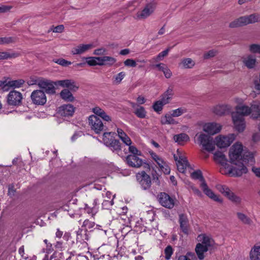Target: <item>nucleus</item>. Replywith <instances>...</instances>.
Segmentation results:
<instances>
[{"mask_svg": "<svg viewBox=\"0 0 260 260\" xmlns=\"http://www.w3.org/2000/svg\"><path fill=\"white\" fill-rule=\"evenodd\" d=\"M251 113L253 119H258L259 122L258 124V129L260 131V106L258 104H252L249 107L245 105H239L236 107V112L232 113V119L236 130L242 132L245 127V122L244 116Z\"/></svg>", "mask_w": 260, "mask_h": 260, "instance_id": "1", "label": "nucleus"}, {"mask_svg": "<svg viewBox=\"0 0 260 260\" xmlns=\"http://www.w3.org/2000/svg\"><path fill=\"white\" fill-rule=\"evenodd\" d=\"M254 162V153L250 151H245L243 153L242 159L232 162L234 166L230 168L228 173L232 177H240L246 174L248 171L247 167L253 165Z\"/></svg>", "mask_w": 260, "mask_h": 260, "instance_id": "2", "label": "nucleus"}, {"mask_svg": "<svg viewBox=\"0 0 260 260\" xmlns=\"http://www.w3.org/2000/svg\"><path fill=\"white\" fill-rule=\"evenodd\" d=\"M193 179H199L201 182V187L204 192L209 198L214 201L218 203H222V200L218 196L215 194L208 187L203 176L201 171L198 170L194 171L191 174Z\"/></svg>", "mask_w": 260, "mask_h": 260, "instance_id": "3", "label": "nucleus"}, {"mask_svg": "<svg viewBox=\"0 0 260 260\" xmlns=\"http://www.w3.org/2000/svg\"><path fill=\"white\" fill-rule=\"evenodd\" d=\"M131 153L134 154L133 155H131V167L137 168L143 167L146 171L150 170V165L138 157V156L142 155L140 150L135 146L131 145Z\"/></svg>", "mask_w": 260, "mask_h": 260, "instance_id": "4", "label": "nucleus"}, {"mask_svg": "<svg viewBox=\"0 0 260 260\" xmlns=\"http://www.w3.org/2000/svg\"><path fill=\"white\" fill-rule=\"evenodd\" d=\"M259 20V16L254 14L242 16L231 22L229 27L231 28L238 27L257 22Z\"/></svg>", "mask_w": 260, "mask_h": 260, "instance_id": "5", "label": "nucleus"}, {"mask_svg": "<svg viewBox=\"0 0 260 260\" xmlns=\"http://www.w3.org/2000/svg\"><path fill=\"white\" fill-rule=\"evenodd\" d=\"M55 83V81L42 78L38 80L37 85L45 93L53 95L55 94V90L57 89Z\"/></svg>", "mask_w": 260, "mask_h": 260, "instance_id": "6", "label": "nucleus"}, {"mask_svg": "<svg viewBox=\"0 0 260 260\" xmlns=\"http://www.w3.org/2000/svg\"><path fill=\"white\" fill-rule=\"evenodd\" d=\"M247 151L243 150V147L241 143L237 142L234 144L230 148L229 151V157L231 162H234L242 159L243 155L241 154L243 152Z\"/></svg>", "mask_w": 260, "mask_h": 260, "instance_id": "7", "label": "nucleus"}, {"mask_svg": "<svg viewBox=\"0 0 260 260\" xmlns=\"http://www.w3.org/2000/svg\"><path fill=\"white\" fill-rule=\"evenodd\" d=\"M217 189L229 200L233 203L239 205L241 203V199L240 197L235 194L226 185H217Z\"/></svg>", "mask_w": 260, "mask_h": 260, "instance_id": "8", "label": "nucleus"}, {"mask_svg": "<svg viewBox=\"0 0 260 260\" xmlns=\"http://www.w3.org/2000/svg\"><path fill=\"white\" fill-rule=\"evenodd\" d=\"M199 144L204 149L208 152H212L215 149V144L213 138L205 134H201L198 137Z\"/></svg>", "mask_w": 260, "mask_h": 260, "instance_id": "9", "label": "nucleus"}, {"mask_svg": "<svg viewBox=\"0 0 260 260\" xmlns=\"http://www.w3.org/2000/svg\"><path fill=\"white\" fill-rule=\"evenodd\" d=\"M88 122L91 129L96 134H100L102 131L106 130V127L101 119L95 115L90 116L88 118Z\"/></svg>", "mask_w": 260, "mask_h": 260, "instance_id": "10", "label": "nucleus"}, {"mask_svg": "<svg viewBox=\"0 0 260 260\" xmlns=\"http://www.w3.org/2000/svg\"><path fill=\"white\" fill-rule=\"evenodd\" d=\"M136 180L143 189H149L151 185V180L149 175L145 171H142L136 175Z\"/></svg>", "mask_w": 260, "mask_h": 260, "instance_id": "11", "label": "nucleus"}, {"mask_svg": "<svg viewBox=\"0 0 260 260\" xmlns=\"http://www.w3.org/2000/svg\"><path fill=\"white\" fill-rule=\"evenodd\" d=\"M30 98L32 103L36 105H44L47 102L45 92L42 90H35L31 92Z\"/></svg>", "mask_w": 260, "mask_h": 260, "instance_id": "12", "label": "nucleus"}, {"mask_svg": "<svg viewBox=\"0 0 260 260\" xmlns=\"http://www.w3.org/2000/svg\"><path fill=\"white\" fill-rule=\"evenodd\" d=\"M22 99V94L19 91L13 90L7 95V102L10 106H18L21 105Z\"/></svg>", "mask_w": 260, "mask_h": 260, "instance_id": "13", "label": "nucleus"}, {"mask_svg": "<svg viewBox=\"0 0 260 260\" xmlns=\"http://www.w3.org/2000/svg\"><path fill=\"white\" fill-rule=\"evenodd\" d=\"M235 139L234 134H229L228 136L220 135L215 139L216 144L219 148H225L229 146Z\"/></svg>", "mask_w": 260, "mask_h": 260, "instance_id": "14", "label": "nucleus"}, {"mask_svg": "<svg viewBox=\"0 0 260 260\" xmlns=\"http://www.w3.org/2000/svg\"><path fill=\"white\" fill-rule=\"evenodd\" d=\"M156 3L151 2L146 5L144 9L137 13V17L139 19H144L150 16L154 11Z\"/></svg>", "mask_w": 260, "mask_h": 260, "instance_id": "15", "label": "nucleus"}, {"mask_svg": "<svg viewBox=\"0 0 260 260\" xmlns=\"http://www.w3.org/2000/svg\"><path fill=\"white\" fill-rule=\"evenodd\" d=\"M158 198L159 203L163 207L168 209H172L174 207V199L167 193L160 192L158 195Z\"/></svg>", "mask_w": 260, "mask_h": 260, "instance_id": "16", "label": "nucleus"}, {"mask_svg": "<svg viewBox=\"0 0 260 260\" xmlns=\"http://www.w3.org/2000/svg\"><path fill=\"white\" fill-rule=\"evenodd\" d=\"M55 84L57 89L58 86H61L63 88H67L66 89H69L73 92H76L79 89V86L76 84V82L71 79L56 80Z\"/></svg>", "mask_w": 260, "mask_h": 260, "instance_id": "17", "label": "nucleus"}, {"mask_svg": "<svg viewBox=\"0 0 260 260\" xmlns=\"http://www.w3.org/2000/svg\"><path fill=\"white\" fill-rule=\"evenodd\" d=\"M71 238V234L68 232L64 233L62 240L58 241L54 244V247L57 250L62 251L67 249L70 245L68 242Z\"/></svg>", "mask_w": 260, "mask_h": 260, "instance_id": "18", "label": "nucleus"}, {"mask_svg": "<svg viewBox=\"0 0 260 260\" xmlns=\"http://www.w3.org/2000/svg\"><path fill=\"white\" fill-rule=\"evenodd\" d=\"M75 108L71 104H64L58 108L57 113L61 116H72L75 112Z\"/></svg>", "mask_w": 260, "mask_h": 260, "instance_id": "19", "label": "nucleus"}, {"mask_svg": "<svg viewBox=\"0 0 260 260\" xmlns=\"http://www.w3.org/2000/svg\"><path fill=\"white\" fill-rule=\"evenodd\" d=\"M213 112L217 115L222 116L232 111V107L229 105H217L213 108Z\"/></svg>", "mask_w": 260, "mask_h": 260, "instance_id": "20", "label": "nucleus"}, {"mask_svg": "<svg viewBox=\"0 0 260 260\" xmlns=\"http://www.w3.org/2000/svg\"><path fill=\"white\" fill-rule=\"evenodd\" d=\"M221 129V125L215 122H210L205 124L203 126V130L210 135H214L219 133Z\"/></svg>", "mask_w": 260, "mask_h": 260, "instance_id": "21", "label": "nucleus"}, {"mask_svg": "<svg viewBox=\"0 0 260 260\" xmlns=\"http://www.w3.org/2000/svg\"><path fill=\"white\" fill-rule=\"evenodd\" d=\"M178 222L180 225V228L181 231L185 234H188L189 229V220L187 216L185 214H180L179 215Z\"/></svg>", "mask_w": 260, "mask_h": 260, "instance_id": "22", "label": "nucleus"}, {"mask_svg": "<svg viewBox=\"0 0 260 260\" xmlns=\"http://www.w3.org/2000/svg\"><path fill=\"white\" fill-rule=\"evenodd\" d=\"M131 106L133 109V113L138 118L143 119L146 117L147 112L144 107L132 102Z\"/></svg>", "mask_w": 260, "mask_h": 260, "instance_id": "23", "label": "nucleus"}, {"mask_svg": "<svg viewBox=\"0 0 260 260\" xmlns=\"http://www.w3.org/2000/svg\"><path fill=\"white\" fill-rule=\"evenodd\" d=\"M174 95V88L172 86H170L168 89L161 95L160 100L165 105L170 103Z\"/></svg>", "mask_w": 260, "mask_h": 260, "instance_id": "24", "label": "nucleus"}, {"mask_svg": "<svg viewBox=\"0 0 260 260\" xmlns=\"http://www.w3.org/2000/svg\"><path fill=\"white\" fill-rule=\"evenodd\" d=\"M24 82H25L23 79L12 80L8 82L6 80V84L4 87V91L9 90L10 87L14 88H19L21 87Z\"/></svg>", "mask_w": 260, "mask_h": 260, "instance_id": "25", "label": "nucleus"}, {"mask_svg": "<svg viewBox=\"0 0 260 260\" xmlns=\"http://www.w3.org/2000/svg\"><path fill=\"white\" fill-rule=\"evenodd\" d=\"M72 92L69 89H63L59 93L60 97L66 102H72L74 101L75 98Z\"/></svg>", "mask_w": 260, "mask_h": 260, "instance_id": "26", "label": "nucleus"}, {"mask_svg": "<svg viewBox=\"0 0 260 260\" xmlns=\"http://www.w3.org/2000/svg\"><path fill=\"white\" fill-rule=\"evenodd\" d=\"M242 61L244 65L248 69H253L254 68L256 59L255 57L252 55H249L246 57L242 58Z\"/></svg>", "mask_w": 260, "mask_h": 260, "instance_id": "27", "label": "nucleus"}, {"mask_svg": "<svg viewBox=\"0 0 260 260\" xmlns=\"http://www.w3.org/2000/svg\"><path fill=\"white\" fill-rule=\"evenodd\" d=\"M198 240L201 242V244H203L204 246H206L208 249L209 247L212 246L214 243L213 240L205 234L199 235L198 237Z\"/></svg>", "mask_w": 260, "mask_h": 260, "instance_id": "28", "label": "nucleus"}, {"mask_svg": "<svg viewBox=\"0 0 260 260\" xmlns=\"http://www.w3.org/2000/svg\"><path fill=\"white\" fill-rule=\"evenodd\" d=\"M174 116L170 113L166 114L164 116L161 117L160 122L162 124H177L178 123V121L174 119Z\"/></svg>", "mask_w": 260, "mask_h": 260, "instance_id": "29", "label": "nucleus"}, {"mask_svg": "<svg viewBox=\"0 0 260 260\" xmlns=\"http://www.w3.org/2000/svg\"><path fill=\"white\" fill-rule=\"evenodd\" d=\"M92 47V44H80L77 47L73 48L72 50L73 54H81Z\"/></svg>", "mask_w": 260, "mask_h": 260, "instance_id": "30", "label": "nucleus"}, {"mask_svg": "<svg viewBox=\"0 0 260 260\" xmlns=\"http://www.w3.org/2000/svg\"><path fill=\"white\" fill-rule=\"evenodd\" d=\"M178 170L182 173L185 171L187 166H188V162L185 157H179L178 161L176 162Z\"/></svg>", "mask_w": 260, "mask_h": 260, "instance_id": "31", "label": "nucleus"}, {"mask_svg": "<svg viewBox=\"0 0 260 260\" xmlns=\"http://www.w3.org/2000/svg\"><path fill=\"white\" fill-rule=\"evenodd\" d=\"M195 250L198 258L200 260H202L204 258V252H207L208 248L206 246H204L203 244L199 243L197 244Z\"/></svg>", "mask_w": 260, "mask_h": 260, "instance_id": "32", "label": "nucleus"}, {"mask_svg": "<svg viewBox=\"0 0 260 260\" xmlns=\"http://www.w3.org/2000/svg\"><path fill=\"white\" fill-rule=\"evenodd\" d=\"M251 260H260V245H254L250 252Z\"/></svg>", "mask_w": 260, "mask_h": 260, "instance_id": "33", "label": "nucleus"}, {"mask_svg": "<svg viewBox=\"0 0 260 260\" xmlns=\"http://www.w3.org/2000/svg\"><path fill=\"white\" fill-rule=\"evenodd\" d=\"M194 65L195 62L190 58H183L179 63V66L183 69H191Z\"/></svg>", "mask_w": 260, "mask_h": 260, "instance_id": "34", "label": "nucleus"}, {"mask_svg": "<svg viewBox=\"0 0 260 260\" xmlns=\"http://www.w3.org/2000/svg\"><path fill=\"white\" fill-rule=\"evenodd\" d=\"M189 138L188 136L185 133H181L180 134L175 135L174 136V140L175 142H177L180 145H184L185 142L189 141Z\"/></svg>", "mask_w": 260, "mask_h": 260, "instance_id": "35", "label": "nucleus"}, {"mask_svg": "<svg viewBox=\"0 0 260 260\" xmlns=\"http://www.w3.org/2000/svg\"><path fill=\"white\" fill-rule=\"evenodd\" d=\"M116 136V134L114 132H106L103 134V141L104 143L108 146L112 143L113 140L115 139V137Z\"/></svg>", "mask_w": 260, "mask_h": 260, "instance_id": "36", "label": "nucleus"}, {"mask_svg": "<svg viewBox=\"0 0 260 260\" xmlns=\"http://www.w3.org/2000/svg\"><path fill=\"white\" fill-rule=\"evenodd\" d=\"M216 160L218 161L222 166H225L227 164V159L224 154L220 151L216 152L214 154Z\"/></svg>", "mask_w": 260, "mask_h": 260, "instance_id": "37", "label": "nucleus"}, {"mask_svg": "<svg viewBox=\"0 0 260 260\" xmlns=\"http://www.w3.org/2000/svg\"><path fill=\"white\" fill-rule=\"evenodd\" d=\"M237 216L239 220L245 224L250 225L252 223V220L248 216L243 213L237 212Z\"/></svg>", "mask_w": 260, "mask_h": 260, "instance_id": "38", "label": "nucleus"}, {"mask_svg": "<svg viewBox=\"0 0 260 260\" xmlns=\"http://www.w3.org/2000/svg\"><path fill=\"white\" fill-rule=\"evenodd\" d=\"M124 143L125 144L124 147H125V148H123V152L125 154H127L125 156V161L130 166V154H128L130 152V140H127L126 143Z\"/></svg>", "mask_w": 260, "mask_h": 260, "instance_id": "39", "label": "nucleus"}, {"mask_svg": "<svg viewBox=\"0 0 260 260\" xmlns=\"http://www.w3.org/2000/svg\"><path fill=\"white\" fill-rule=\"evenodd\" d=\"M186 112L187 109L183 107H181L178 108V109L173 110L170 113L172 114V116H174V117H177L183 115Z\"/></svg>", "mask_w": 260, "mask_h": 260, "instance_id": "40", "label": "nucleus"}, {"mask_svg": "<svg viewBox=\"0 0 260 260\" xmlns=\"http://www.w3.org/2000/svg\"><path fill=\"white\" fill-rule=\"evenodd\" d=\"M125 74L124 72H121L116 75H115L112 78V83L114 85H118L120 83L122 80L124 78Z\"/></svg>", "mask_w": 260, "mask_h": 260, "instance_id": "41", "label": "nucleus"}, {"mask_svg": "<svg viewBox=\"0 0 260 260\" xmlns=\"http://www.w3.org/2000/svg\"><path fill=\"white\" fill-rule=\"evenodd\" d=\"M164 105H165V104L162 103V101L159 100L155 102L153 104L152 107L154 111L158 114H160V112H161L163 109Z\"/></svg>", "mask_w": 260, "mask_h": 260, "instance_id": "42", "label": "nucleus"}, {"mask_svg": "<svg viewBox=\"0 0 260 260\" xmlns=\"http://www.w3.org/2000/svg\"><path fill=\"white\" fill-rule=\"evenodd\" d=\"M112 141V143L108 145L107 146L110 147L113 151L120 150L121 149L120 141L115 139L113 140Z\"/></svg>", "mask_w": 260, "mask_h": 260, "instance_id": "43", "label": "nucleus"}, {"mask_svg": "<svg viewBox=\"0 0 260 260\" xmlns=\"http://www.w3.org/2000/svg\"><path fill=\"white\" fill-rule=\"evenodd\" d=\"M103 60L105 63L104 66H112L116 61V59L115 58L108 56H104Z\"/></svg>", "mask_w": 260, "mask_h": 260, "instance_id": "44", "label": "nucleus"}, {"mask_svg": "<svg viewBox=\"0 0 260 260\" xmlns=\"http://www.w3.org/2000/svg\"><path fill=\"white\" fill-rule=\"evenodd\" d=\"M118 137L123 141V143H126L127 140H130L127 135L124 132V131L119 128L117 129Z\"/></svg>", "mask_w": 260, "mask_h": 260, "instance_id": "45", "label": "nucleus"}, {"mask_svg": "<svg viewBox=\"0 0 260 260\" xmlns=\"http://www.w3.org/2000/svg\"><path fill=\"white\" fill-rule=\"evenodd\" d=\"M53 61L54 62L62 66V67H68L72 64V62L71 61H68L62 58L56 59H54L53 60Z\"/></svg>", "mask_w": 260, "mask_h": 260, "instance_id": "46", "label": "nucleus"}, {"mask_svg": "<svg viewBox=\"0 0 260 260\" xmlns=\"http://www.w3.org/2000/svg\"><path fill=\"white\" fill-rule=\"evenodd\" d=\"M218 53V51L215 49H212L204 54V58L205 59H209L216 56Z\"/></svg>", "mask_w": 260, "mask_h": 260, "instance_id": "47", "label": "nucleus"}, {"mask_svg": "<svg viewBox=\"0 0 260 260\" xmlns=\"http://www.w3.org/2000/svg\"><path fill=\"white\" fill-rule=\"evenodd\" d=\"M171 48V47H169L167 49H166L165 50H164V51L161 52L160 53H159L156 56V57L155 58V60L156 61H159V60H162L164 57H165L167 55H168V53L170 51Z\"/></svg>", "mask_w": 260, "mask_h": 260, "instance_id": "48", "label": "nucleus"}, {"mask_svg": "<svg viewBox=\"0 0 260 260\" xmlns=\"http://www.w3.org/2000/svg\"><path fill=\"white\" fill-rule=\"evenodd\" d=\"M249 51L253 53L260 54V45L253 44L249 46Z\"/></svg>", "mask_w": 260, "mask_h": 260, "instance_id": "49", "label": "nucleus"}, {"mask_svg": "<svg viewBox=\"0 0 260 260\" xmlns=\"http://www.w3.org/2000/svg\"><path fill=\"white\" fill-rule=\"evenodd\" d=\"M173 252L172 247L169 245L165 249V258L166 259H170Z\"/></svg>", "mask_w": 260, "mask_h": 260, "instance_id": "50", "label": "nucleus"}, {"mask_svg": "<svg viewBox=\"0 0 260 260\" xmlns=\"http://www.w3.org/2000/svg\"><path fill=\"white\" fill-rule=\"evenodd\" d=\"M145 61L144 60L142 61L141 60H137L135 61L134 60L131 59V67H135L137 66L139 68L144 67Z\"/></svg>", "mask_w": 260, "mask_h": 260, "instance_id": "51", "label": "nucleus"}, {"mask_svg": "<svg viewBox=\"0 0 260 260\" xmlns=\"http://www.w3.org/2000/svg\"><path fill=\"white\" fill-rule=\"evenodd\" d=\"M96 57H86V63L89 66H95L98 65L96 59H95Z\"/></svg>", "mask_w": 260, "mask_h": 260, "instance_id": "52", "label": "nucleus"}, {"mask_svg": "<svg viewBox=\"0 0 260 260\" xmlns=\"http://www.w3.org/2000/svg\"><path fill=\"white\" fill-rule=\"evenodd\" d=\"M13 42L12 37L0 38V44H7Z\"/></svg>", "mask_w": 260, "mask_h": 260, "instance_id": "53", "label": "nucleus"}, {"mask_svg": "<svg viewBox=\"0 0 260 260\" xmlns=\"http://www.w3.org/2000/svg\"><path fill=\"white\" fill-rule=\"evenodd\" d=\"M64 26L62 24L58 25L56 26V27H54L53 29L52 28H51V30H52L54 32H57V33H61L64 30Z\"/></svg>", "mask_w": 260, "mask_h": 260, "instance_id": "54", "label": "nucleus"}, {"mask_svg": "<svg viewBox=\"0 0 260 260\" xmlns=\"http://www.w3.org/2000/svg\"><path fill=\"white\" fill-rule=\"evenodd\" d=\"M159 168L165 174H169L170 172V169L166 162Z\"/></svg>", "mask_w": 260, "mask_h": 260, "instance_id": "55", "label": "nucleus"}, {"mask_svg": "<svg viewBox=\"0 0 260 260\" xmlns=\"http://www.w3.org/2000/svg\"><path fill=\"white\" fill-rule=\"evenodd\" d=\"M92 112L95 114L94 115L98 117L99 116H100L104 111L99 107H95L92 108Z\"/></svg>", "mask_w": 260, "mask_h": 260, "instance_id": "56", "label": "nucleus"}, {"mask_svg": "<svg viewBox=\"0 0 260 260\" xmlns=\"http://www.w3.org/2000/svg\"><path fill=\"white\" fill-rule=\"evenodd\" d=\"M164 75L166 78H170L172 75V73L171 70L167 67L163 69V72Z\"/></svg>", "mask_w": 260, "mask_h": 260, "instance_id": "57", "label": "nucleus"}, {"mask_svg": "<svg viewBox=\"0 0 260 260\" xmlns=\"http://www.w3.org/2000/svg\"><path fill=\"white\" fill-rule=\"evenodd\" d=\"M16 192V189L13 184H10L8 187V195L14 196Z\"/></svg>", "mask_w": 260, "mask_h": 260, "instance_id": "58", "label": "nucleus"}, {"mask_svg": "<svg viewBox=\"0 0 260 260\" xmlns=\"http://www.w3.org/2000/svg\"><path fill=\"white\" fill-rule=\"evenodd\" d=\"M136 102L137 103H136L137 105H140L142 104H143L145 103L146 100L145 98L141 95L139 96L136 99Z\"/></svg>", "mask_w": 260, "mask_h": 260, "instance_id": "59", "label": "nucleus"}, {"mask_svg": "<svg viewBox=\"0 0 260 260\" xmlns=\"http://www.w3.org/2000/svg\"><path fill=\"white\" fill-rule=\"evenodd\" d=\"M11 57V55L7 52H0V60L8 59Z\"/></svg>", "mask_w": 260, "mask_h": 260, "instance_id": "60", "label": "nucleus"}, {"mask_svg": "<svg viewBox=\"0 0 260 260\" xmlns=\"http://www.w3.org/2000/svg\"><path fill=\"white\" fill-rule=\"evenodd\" d=\"M152 176L153 178V180L154 181H155L156 182H157V184H158V183H159V179H158L159 175L157 173L156 170H155L154 169H152Z\"/></svg>", "mask_w": 260, "mask_h": 260, "instance_id": "61", "label": "nucleus"}, {"mask_svg": "<svg viewBox=\"0 0 260 260\" xmlns=\"http://www.w3.org/2000/svg\"><path fill=\"white\" fill-rule=\"evenodd\" d=\"M106 51L105 49L101 48H99L97 49H95L93 52V54L97 55H103L105 54V52Z\"/></svg>", "mask_w": 260, "mask_h": 260, "instance_id": "62", "label": "nucleus"}, {"mask_svg": "<svg viewBox=\"0 0 260 260\" xmlns=\"http://www.w3.org/2000/svg\"><path fill=\"white\" fill-rule=\"evenodd\" d=\"M194 255L193 253L188 252L186 255H181L179 257L178 260H190L188 256H192Z\"/></svg>", "mask_w": 260, "mask_h": 260, "instance_id": "63", "label": "nucleus"}, {"mask_svg": "<svg viewBox=\"0 0 260 260\" xmlns=\"http://www.w3.org/2000/svg\"><path fill=\"white\" fill-rule=\"evenodd\" d=\"M99 116L100 117H101L105 121H111V119L109 115H108L105 111Z\"/></svg>", "mask_w": 260, "mask_h": 260, "instance_id": "64", "label": "nucleus"}]
</instances>
